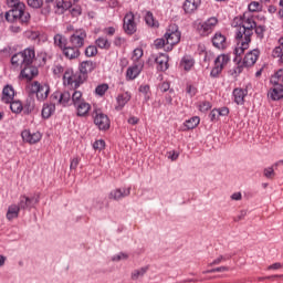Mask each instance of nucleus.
Returning a JSON list of instances; mask_svg holds the SVG:
<instances>
[{"instance_id":"obj_1","label":"nucleus","mask_w":283,"mask_h":283,"mask_svg":"<svg viewBox=\"0 0 283 283\" xmlns=\"http://www.w3.org/2000/svg\"><path fill=\"white\" fill-rule=\"evenodd\" d=\"M232 28H237L235 39L237 46L234 49L235 56H242L244 50H249L251 43V36L255 32L258 39H264V32L266 28L264 25H258L255 17L251 12H245L242 15L235 17L231 23Z\"/></svg>"},{"instance_id":"obj_2","label":"nucleus","mask_w":283,"mask_h":283,"mask_svg":"<svg viewBox=\"0 0 283 283\" xmlns=\"http://www.w3.org/2000/svg\"><path fill=\"white\" fill-rule=\"evenodd\" d=\"M7 6L11 8L6 12V20L9 23H21L28 25L30 21V13L25 11V4L20 0H7Z\"/></svg>"},{"instance_id":"obj_3","label":"nucleus","mask_w":283,"mask_h":283,"mask_svg":"<svg viewBox=\"0 0 283 283\" xmlns=\"http://www.w3.org/2000/svg\"><path fill=\"white\" fill-rule=\"evenodd\" d=\"M35 56L34 49H25L23 52L15 53L11 57V64L13 67L22 69L24 65L33 63Z\"/></svg>"},{"instance_id":"obj_4","label":"nucleus","mask_w":283,"mask_h":283,"mask_svg":"<svg viewBox=\"0 0 283 283\" xmlns=\"http://www.w3.org/2000/svg\"><path fill=\"white\" fill-rule=\"evenodd\" d=\"M27 90L29 94H35L36 99L43 102L50 96V85L41 84L36 81L28 84Z\"/></svg>"},{"instance_id":"obj_5","label":"nucleus","mask_w":283,"mask_h":283,"mask_svg":"<svg viewBox=\"0 0 283 283\" xmlns=\"http://www.w3.org/2000/svg\"><path fill=\"white\" fill-rule=\"evenodd\" d=\"M166 39V52H171L174 50V45H178L180 43V31L178 30V25L170 24L164 35Z\"/></svg>"},{"instance_id":"obj_6","label":"nucleus","mask_w":283,"mask_h":283,"mask_svg":"<svg viewBox=\"0 0 283 283\" xmlns=\"http://www.w3.org/2000/svg\"><path fill=\"white\" fill-rule=\"evenodd\" d=\"M216 25H218V18L212 17L203 22L197 23L196 30L200 36H209L216 30Z\"/></svg>"},{"instance_id":"obj_7","label":"nucleus","mask_w":283,"mask_h":283,"mask_svg":"<svg viewBox=\"0 0 283 283\" xmlns=\"http://www.w3.org/2000/svg\"><path fill=\"white\" fill-rule=\"evenodd\" d=\"M229 61H231V57L227 54H221L214 60V66L210 72L211 78H218L220 74H222V71L229 65Z\"/></svg>"},{"instance_id":"obj_8","label":"nucleus","mask_w":283,"mask_h":283,"mask_svg":"<svg viewBox=\"0 0 283 283\" xmlns=\"http://www.w3.org/2000/svg\"><path fill=\"white\" fill-rule=\"evenodd\" d=\"M85 41H87V31H85V29L75 30L69 38L70 45H73L78 50H81V48H85Z\"/></svg>"},{"instance_id":"obj_9","label":"nucleus","mask_w":283,"mask_h":283,"mask_svg":"<svg viewBox=\"0 0 283 283\" xmlns=\"http://www.w3.org/2000/svg\"><path fill=\"white\" fill-rule=\"evenodd\" d=\"M51 101L61 107H70L72 105V93L70 91H56L51 95Z\"/></svg>"},{"instance_id":"obj_10","label":"nucleus","mask_w":283,"mask_h":283,"mask_svg":"<svg viewBox=\"0 0 283 283\" xmlns=\"http://www.w3.org/2000/svg\"><path fill=\"white\" fill-rule=\"evenodd\" d=\"M123 29L126 34H136V30H138V27L136 24V18L134 15V12H128L125 14Z\"/></svg>"},{"instance_id":"obj_11","label":"nucleus","mask_w":283,"mask_h":283,"mask_svg":"<svg viewBox=\"0 0 283 283\" xmlns=\"http://www.w3.org/2000/svg\"><path fill=\"white\" fill-rule=\"evenodd\" d=\"M93 118L94 125H96L98 129H101L102 132H107V129H109L111 122L109 117L106 114L95 111L93 114Z\"/></svg>"},{"instance_id":"obj_12","label":"nucleus","mask_w":283,"mask_h":283,"mask_svg":"<svg viewBox=\"0 0 283 283\" xmlns=\"http://www.w3.org/2000/svg\"><path fill=\"white\" fill-rule=\"evenodd\" d=\"M41 196L36 195L34 197L21 196L18 207L23 209L24 211H32L34 209V205H39Z\"/></svg>"},{"instance_id":"obj_13","label":"nucleus","mask_w":283,"mask_h":283,"mask_svg":"<svg viewBox=\"0 0 283 283\" xmlns=\"http://www.w3.org/2000/svg\"><path fill=\"white\" fill-rule=\"evenodd\" d=\"M21 76L22 78H25V81H32V78H35V76H39V69L32 65V63L24 64L21 67Z\"/></svg>"},{"instance_id":"obj_14","label":"nucleus","mask_w":283,"mask_h":283,"mask_svg":"<svg viewBox=\"0 0 283 283\" xmlns=\"http://www.w3.org/2000/svg\"><path fill=\"white\" fill-rule=\"evenodd\" d=\"M132 193V187L128 188H116L108 195L109 200H123V198L129 197Z\"/></svg>"},{"instance_id":"obj_15","label":"nucleus","mask_w":283,"mask_h":283,"mask_svg":"<svg viewBox=\"0 0 283 283\" xmlns=\"http://www.w3.org/2000/svg\"><path fill=\"white\" fill-rule=\"evenodd\" d=\"M132 101V93L129 92H124L117 95L116 97V105H115V111L116 112H123L125 109V105Z\"/></svg>"},{"instance_id":"obj_16","label":"nucleus","mask_w":283,"mask_h":283,"mask_svg":"<svg viewBox=\"0 0 283 283\" xmlns=\"http://www.w3.org/2000/svg\"><path fill=\"white\" fill-rule=\"evenodd\" d=\"M143 62H135L132 66H129L126 71L127 81H134L136 77H138L140 72H143Z\"/></svg>"},{"instance_id":"obj_17","label":"nucleus","mask_w":283,"mask_h":283,"mask_svg":"<svg viewBox=\"0 0 283 283\" xmlns=\"http://www.w3.org/2000/svg\"><path fill=\"white\" fill-rule=\"evenodd\" d=\"M22 140L24 143H29V145H36L42 138V135L39 132H30V130H23L21 133Z\"/></svg>"},{"instance_id":"obj_18","label":"nucleus","mask_w":283,"mask_h":283,"mask_svg":"<svg viewBox=\"0 0 283 283\" xmlns=\"http://www.w3.org/2000/svg\"><path fill=\"white\" fill-rule=\"evenodd\" d=\"M258 59H260V50L254 49L245 54L243 59V66L251 67L258 63Z\"/></svg>"},{"instance_id":"obj_19","label":"nucleus","mask_w":283,"mask_h":283,"mask_svg":"<svg viewBox=\"0 0 283 283\" xmlns=\"http://www.w3.org/2000/svg\"><path fill=\"white\" fill-rule=\"evenodd\" d=\"M62 54L65 56V59H69V61H76V59L81 56V49L72 44L70 46L66 45L62 51Z\"/></svg>"},{"instance_id":"obj_20","label":"nucleus","mask_w":283,"mask_h":283,"mask_svg":"<svg viewBox=\"0 0 283 283\" xmlns=\"http://www.w3.org/2000/svg\"><path fill=\"white\" fill-rule=\"evenodd\" d=\"M78 72L82 76H84L85 81H87V74H91V72H94L96 70V63L93 61H83L80 63Z\"/></svg>"},{"instance_id":"obj_21","label":"nucleus","mask_w":283,"mask_h":283,"mask_svg":"<svg viewBox=\"0 0 283 283\" xmlns=\"http://www.w3.org/2000/svg\"><path fill=\"white\" fill-rule=\"evenodd\" d=\"M76 116L80 118H87L90 116V111L92 109V105L87 103L85 99L80 104L75 105Z\"/></svg>"},{"instance_id":"obj_22","label":"nucleus","mask_w":283,"mask_h":283,"mask_svg":"<svg viewBox=\"0 0 283 283\" xmlns=\"http://www.w3.org/2000/svg\"><path fill=\"white\" fill-rule=\"evenodd\" d=\"M155 62L157 64V70L159 72H167L169 70V55L165 53H160L156 59Z\"/></svg>"},{"instance_id":"obj_23","label":"nucleus","mask_w":283,"mask_h":283,"mask_svg":"<svg viewBox=\"0 0 283 283\" xmlns=\"http://www.w3.org/2000/svg\"><path fill=\"white\" fill-rule=\"evenodd\" d=\"M14 95H15L14 87L10 84H7L2 90V97H1L2 103H6V104L12 103V101H14Z\"/></svg>"},{"instance_id":"obj_24","label":"nucleus","mask_w":283,"mask_h":283,"mask_svg":"<svg viewBox=\"0 0 283 283\" xmlns=\"http://www.w3.org/2000/svg\"><path fill=\"white\" fill-rule=\"evenodd\" d=\"M212 44L218 50H227V46L229 45L227 43V36H224L222 33L217 32L212 38Z\"/></svg>"},{"instance_id":"obj_25","label":"nucleus","mask_w":283,"mask_h":283,"mask_svg":"<svg viewBox=\"0 0 283 283\" xmlns=\"http://www.w3.org/2000/svg\"><path fill=\"white\" fill-rule=\"evenodd\" d=\"M268 96L272 101H281V98H283V86L280 84H273V87L268 92Z\"/></svg>"},{"instance_id":"obj_26","label":"nucleus","mask_w":283,"mask_h":283,"mask_svg":"<svg viewBox=\"0 0 283 283\" xmlns=\"http://www.w3.org/2000/svg\"><path fill=\"white\" fill-rule=\"evenodd\" d=\"M85 76L82 75L80 72H75L73 73V75H71V81L67 82L66 85H70L72 87H74V90L81 87V85H83V82H85Z\"/></svg>"},{"instance_id":"obj_27","label":"nucleus","mask_w":283,"mask_h":283,"mask_svg":"<svg viewBox=\"0 0 283 283\" xmlns=\"http://www.w3.org/2000/svg\"><path fill=\"white\" fill-rule=\"evenodd\" d=\"M247 94H249V91L247 90L234 88L232 92L234 103H237V105H244V98L247 97Z\"/></svg>"},{"instance_id":"obj_28","label":"nucleus","mask_w":283,"mask_h":283,"mask_svg":"<svg viewBox=\"0 0 283 283\" xmlns=\"http://www.w3.org/2000/svg\"><path fill=\"white\" fill-rule=\"evenodd\" d=\"M199 6H200V0H186L184 2V10L186 14H191V12H195V10H198Z\"/></svg>"},{"instance_id":"obj_29","label":"nucleus","mask_w":283,"mask_h":283,"mask_svg":"<svg viewBox=\"0 0 283 283\" xmlns=\"http://www.w3.org/2000/svg\"><path fill=\"white\" fill-rule=\"evenodd\" d=\"M54 112H56V103L51 101L50 104H44L42 108V118H50Z\"/></svg>"},{"instance_id":"obj_30","label":"nucleus","mask_w":283,"mask_h":283,"mask_svg":"<svg viewBox=\"0 0 283 283\" xmlns=\"http://www.w3.org/2000/svg\"><path fill=\"white\" fill-rule=\"evenodd\" d=\"M53 43L55 48L63 51L67 46V38H65L63 34L56 33L53 38Z\"/></svg>"},{"instance_id":"obj_31","label":"nucleus","mask_w":283,"mask_h":283,"mask_svg":"<svg viewBox=\"0 0 283 283\" xmlns=\"http://www.w3.org/2000/svg\"><path fill=\"white\" fill-rule=\"evenodd\" d=\"M195 63L193 57L185 55L180 61V67L181 70H185V72H189L191 71V67H193Z\"/></svg>"},{"instance_id":"obj_32","label":"nucleus","mask_w":283,"mask_h":283,"mask_svg":"<svg viewBox=\"0 0 283 283\" xmlns=\"http://www.w3.org/2000/svg\"><path fill=\"white\" fill-rule=\"evenodd\" d=\"M19 211H21V208H19V205H11L8 208L7 211V220H14L19 218Z\"/></svg>"},{"instance_id":"obj_33","label":"nucleus","mask_w":283,"mask_h":283,"mask_svg":"<svg viewBox=\"0 0 283 283\" xmlns=\"http://www.w3.org/2000/svg\"><path fill=\"white\" fill-rule=\"evenodd\" d=\"M83 102H85V98H83V93L81 91H73L71 94V105L75 107Z\"/></svg>"},{"instance_id":"obj_34","label":"nucleus","mask_w":283,"mask_h":283,"mask_svg":"<svg viewBox=\"0 0 283 283\" xmlns=\"http://www.w3.org/2000/svg\"><path fill=\"white\" fill-rule=\"evenodd\" d=\"M145 22H146V24H148L149 28H158L160 25L158 23V20H156V18H154V13H151L150 11L146 12Z\"/></svg>"},{"instance_id":"obj_35","label":"nucleus","mask_w":283,"mask_h":283,"mask_svg":"<svg viewBox=\"0 0 283 283\" xmlns=\"http://www.w3.org/2000/svg\"><path fill=\"white\" fill-rule=\"evenodd\" d=\"M7 105H10V109L13 114H21V112H23V104L21 101L12 99L10 103H7Z\"/></svg>"},{"instance_id":"obj_36","label":"nucleus","mask_w":283,"mask_h":283,"mask_svg":"<svg viewBox=\"0 0 283 283\" xmlns=\"http://www.w3.org/2000/svg\"><path fill=\"white\" fill-rule=\"evenodd\" d=\"M272 85H280L283 87V70H279L272 77H271Z\"/></svg>"},{"instance_id":"obj_37","label":"nucleus","mask_w":283,"mask_h":283,"mask_svg":"<svg viewBox=\"0 0 283 283\" xmlns=\"http://www.w3.org/2000/svg\"><path fill=\"white\" fill-rule=\"evenodd\" d=\"M95 43L101 50H109V48H112V43H109V40L104 36L98 38Z\"/></svg>"},{"instance_id":"obj_38","label":"nucleus","mask_w":283,"mask_h":283,"mask_svg":"<svg viewBox=\"0 0 283 283\" xmlns=\"http://www.w3.org/2000/svg\"><path fill=\"white\" fill-rule=\"evenodd\" d=\"M198 125H200V117L198 116L191 117L185 122V127H187V129H196Z\"/></svg>"},{"instance_id":"obj_39","label":"nucleus","mask_w":283,"mask_h":283,"mask_svg":"<svg viewBox=\"0 0 283 283\" xmlns=\"http://www.w3.org/2000/svg\"><path fill=\"white\" fill-rule=\"evenodd\" d=\"M149 271L148 266L140 268L138 270H134L130 274L132 280H138V277H143L145 273Z\"/></svg>"},{"instance_id":"obj_40","label":"nucleus","mask_w":283,"mask_h":283,"mask_svg":"<svg viewBox=\"0 0 283 283\" xmlns=\"http://www.w3.org/2000/svg\"><path fill=\"white\" fill-rule=\"evenodd\" d=\"M231 254L219 255L211 263H209V266H218V264H222V262H227V260H231Z\"/></svg>"},{"instance_id":"obj_41","label":"nucleus","mask_w":283,"mask_h":283,"mask_svg":"<svg viewBox=\"0 0 283 283\" xmlns=\"http://www.w3.org/2000/svg\"><path fill=\"white\" fill-rule=\"evenodd\" d=\"M272 56L274 59H280L283 56V38L279 40V46H275V49L272 52Z\"/></svg>"},{"instance_id":"obj_42","label":"nucleus","mask_w":283,"mask_h":283,"mask_svg":"<svg viewBox=\"0 0 283 283\" xmlns=\"http://www.w3.org/2000/svg\"><path fill=\"white\" fill-rule=\"evenodd\" d=\"M211 107H212L211 102H208V101H202V102H199L198 104L199 112H202L203 114L209 112Z\"/></svg>"},{"instance_id":"obj_43","label":"nucleus","mask_w":283,"mask_h":283,"mask_svg":"<svg viewBox=\"0 0 283 283\" xmlns=\"http://www.w3.org/2000/svg\"><path fill=\"white\" fill-rule=\"evenodd\" d=\"M143 49H135L132 56L134 63H143V61H140V59H143Z\"/></svg>"},{"instance_id":"obj_44","label":"nucleus","mask_w":283,"mask_h":283,"mask_svg":"<svg viewBox=\"0 0 283 283\" xmlns=\"http://www.w3.org/2000/svg\"><path fill=\"white\" fill-rule=\"evenodd\" d=\"M97 54H98V49L95 45H88L85 49V56L87 57L96 56Z\"/></svg>"},{"instance_id":"obj_45","label":"nucleus","mask_w":283,"mask_h":283,"mask_svg":"<svg viewBox=\"0 0 283 283\" xmlns=\"http://www.w3.org/2000/svg\"><path fill=\"white\" fill-rule=\"evenodd\" d=\"M73 74H74V70L65 69L64 74H63V83H64V85H67L69 81H72Z\"/></svg>"},{"instance_id":"obj_46","label":"nucleus","mask_w":283,"mask_h":283,"mask_svg":"<svg viewBox=\"0 0 283 283\" xmlns=\"http://www.w3.org/2000/svg\"><path fill=\"white\" fill-rule=\"evenodd\" d=\"M108 90L109 85L101 84L95 88V94H97V96H105V92H107Z\"/></svg>"},{"instance_id":"obj_47","label":"nucleus","mask_w":283,"mask_h":283,"mask_svg":"<svg viewBox=\"0 0 283 283\" xmlns=\"http://www.w3.org/2000/svg\"><path fill=\"white\" fill-rule=\"evenodd\" d=\"M155 48H157V50H160L164 48V50H167V40L165 38L161 39H157L154 42Z\"/></svg>"},{"instance_id":"obj_48","label":"nucleus","mask_w":283,"mask_h":283,"mask_svg":"<svg viewBox=\"0 0 283 283\" xmlns=\"http://www.w3.org/2000/svg\"><path fill=\"white\" fill-rule=\"evenodd\" d=\"M139 92L140 94H144L146 101H148L149 98V94H150V87L148 84H143L139 86Z\"/></svg>"},{"instance_id":"obj_49","label":"nucleus","mask_w":283,"mask_h":283,"mask_svg":"<svg viewBox=\"0 0 283 283\" xmlns=\"http://www.w3.org/2000/svg\"><path fill=\"white\" fill-rule=\"evenodd\" d=\"M186 92L190 96V98H193V96H196L198 94V87H196L191 84H188L186 87Z\"/></svg>"},{"instance_id":"obj_50","label":"nucleus","mask_w":283,"mask_h":283,"mask_svg":"<svg viewBox=\"0 0 283 283\" xmlns=\"http://www.w3.org/2000/svg\"><path fill=\"white\" fill-rule=\"evenodd\" d=\"M263 176H265V178H269L271 180L275 178V170L273 169V167H268L263 170Z\"/></svg>"},{"instance_id":"obj_51","label":"nucleus","mask_w":283,"mask_h":283,"mask_svg":"<svg viewBox=\"0 0 283 283\" xmlns=\"http://www.w3.org/2000/svg\"><path fill=\"white\" fill-rule=\"evenodd\" d=\"M28 6H30V8H42L43 7V0H27Z\"/></svg>"},{"instance_id":"obj_52","label":"nucleus","mask_w":283,"mask_h":283,"mask_svg":"<svg viewBox=\"0 0 283 283\" xmlns=\"http://www.w3.org/2000/svg\"><path fill=\"white\" fill-rule=\"evenodd\" d=\"M93 148L96 149L97 151H103V149H105V140L98 139L94 142Z\"/></svg>"},{"instance_id":"obj_53","label":"nucleus","mask_w":283,"mask_h":283,"mask_svg":"<svg viewBox=\"0 0 283 283\" xmlns=\"http://www.w3.org/2000/svg\"><path fill=\"white\" fill-rule=\"evenodd\" d=\"M65 72V67H63L61 64H56L53 66V74L55 76H61Z\"/></svg>"},{"instance_id":"obj_54","label":"nucleus","mask_w":283,"mask_h":283,"mask_svg":"<svg viewBox=\"0 0 283 283\" xmlns=\"http://www.w3.org/2000/svg\"><path fill=\"white\" fill-rule=\"evenodd\" d=\"M261 8L262 7L260 6V2H255V1L251 2L248 7L250 12H260Z\"/></svg>"},{"instance_id":"obj_55","label":"nucleus","mask_w":283,"mask_h":283,"mask_svg":"<svg viewBox=\"0 0 283 283\" xmlns=\"http://www.w3.org/2000/svg\"><path fill=\"white\" fill-rule=\"evenodd\" d=\"M209 118H210L211 123H217V120H220V116L218 115V108H213L210 112Z\"/></svg>"},{"instance_id":"obj_56","label":"nucleus","mask_w":283,"mask_h":283,"mask_svg":"<svg viewBox=\"0 0 283 283\" xmlns=\"http://www.w3.org/2000/svg\"><path fill=\"white\" fill-rule=\"evenodd\" d=\"M80 163H81V158L80 157H74L73 159H71L70 169L71 170H76Z\"/></svg>"},{"instance_id":"obj_57","label":"nucleus","mask_w":283,"mask_h":283,"mask_svg":"<svg viewBox=\"0 0 283 283\" xmlns=\"http://www.w3.org/2000/svg\"><path fill=\"white\" fill-rule=\"evenodd\" d=\"M83 10L81 9L80 6H75L71 9V14L72 17H81Z\"/></svg>"},{"instance_id":"obj_58","label":"nucleus","mask_w":283,"mask_h":283,"mask_svg":"<svg viewBox=\"0 0 283 283\" xmlns=\"http://www.w3.org/2000/svg\"><path fill=\"white\" fill-rule=\"evenodd\" d=\"M129 258V255L120 252L119 254H116L115 256H113V262H120V260H127Z\"/></svg>"},{"instance_id":"obj_59","label":"nucleus","mask_w":283,"mask_h":283,"mask_svg":"<svg viewBox=\"0 0 283 283\" xmlns=\"http://www.w3.org/2000/svg\"><path fill=\"white\" fill-rule=\"evenodd\" d=\"M217 111H218L219 118H220V116H229V107H227V106L217 108Z\"/></svg>"},{"instance_id":"obj_60","label":"nucleus","mask_w":283,"mask_h":283,"mask_svg":"<svg viewBox=\"0 0 283 283\" xmlns=\"http://www.w3.org/2000/svg\"><path fill=\"white\" fill-rule=\"evenodd\" d=\"M124 43H125V38L116 36L114 40V45H116V48H123Z\"/></svg>"},{"instance_id":"obj_61","label":"nucleus","mask_w":283,"mask_h":283,"mask_svg":"<svg viewBox=\"0 0 283 283\" xmlns=\"http://www.w3.org/2000/svg\"><path fill=\"white\" fill-rule=\"evenodd\" d=\"M55 8H57L56 13L63 14V0H57L55 2Z\"/></svg>"},{"instance_id":"obj_62","label":"nucleus","mask_w":283,"mask_h":283,"mask_svg":"<svg viewBox=\"0 0 283 283\" xmlns=\"http://www.w3.org/2000/svg\"><path fill=\"white\" fill-rule=\"evenodd\" d=\"M104 32L108 36H114V34H116V29L114 27H108V28L104 29Z\"/></svg>"},{"instance_id":"obj_63","label":"nucleus","mask_w":283,"mask_h":283,"mask_svg":"<svg viewBox=\"0 0 283 283\" xmlns=\"http://www.w3.org/2000/svg\"><path fill=\"white\" fill-rule=\"evenodd\" d=\"M171 87V85L168 82H164L161 83V85L159 86L160 92H169V88Z\"/></svg>"},{"instance_id":"obj_64","label":"nucleus","mask_w":283,"mask_h":283,"mask_svg":"<svg viewBox=\"0 0 283 283\" xmlns=\"http://www.w3.org/2000/svg\"><path fill=\"white\" fill-rule=\"evenodd\" d=\"M279 269H282V263H274L270 266H268V271H277Z\"/></svg>"}]
</instances>
